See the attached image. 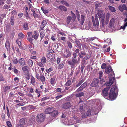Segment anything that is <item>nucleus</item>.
Wrapping results in <instances>:
<instances>
[{"label": "nucleus", "mask_w": 127, "mask_h": 127, "mask_svg": "<svg viewBox=\"0 0 127 127\" xmlns=\"http://www.w3.org/2000/svg\"><path fill=\"white\" fill-rule=\"evenodd\" d=\"M77 60V59H75L74 58H72V61H73V63L75 65L76 64H78L79 63V60H80V58H78Z\"/></svg>", "instance_id": "b1692460"}, {"label": "nucleus", "mask_w": 127, "mask_h": 127, "mask_svg": "<svg viewBox=\"0 0 127 127\" xmlns=\"http://www.w3.org/2000/svg\"><path fill=\"white\" fill-rule=\"evenodd\" d=\"M4 80V79L3 78L2 75L0 74V81H2Z\"/></svg>", "instance_id": "69168bd1"}, {"label": "nucleus", "mask_w": 127, "mask_h": 127, "mask_svg": "<svg viewBox=\"0 0 127 127\" xmlns=\"http://www.w3.org/2000/svg\"><path fill=\"white\" fill-rule=\"evenodd\" d=\"M14 81L15 82H16L18 83L19 82V79L17 77H16L14 79Z\"/></svg>", "instance_id": "e2e57ef3"}, {"label": "nucleus", "mask_w": 127, "mask_h": 127, "mask_svg": "<svg viewBox=\"0 0 127 127\" xmlns=\"http://www.w3.org/2000/svg\"><path fill=\"white\" fill-rule=\"evenodd\" d=\"M101 19L100 20V26H102L103 27L104 25V18L105 17L101 18Z\"/></svg>", "instance_id": "bb28decb"}, {"label": "nucleus", "mask_w": 127, "mask_h": 127, "mask_svg": "<svg viewBox=\"0 0 127 127\" xmlns=\"http://www.w3.org/2000/svg\"><path fill=\"white\" fill-rule=\"evenodd\" d=\"M39 32L40 36L41 38V40L45 35V32L44 30H40Z\"/></svg>", "instance_id": "2eb2a0df"}, {"label": "nucleus", "mask_w": 127, "mask_h": 127, "mask_svg": "<svg viewBox=\"0 0 127 127\" xmlns=\"http://www.w3.org/2000/svg\"><path fill=\"white\" fill-rule=\"evenodd\" d=\"M10 87L9 86H7L5 87V92H6L7 91H8L10 89Z\"/></svg>", "instance_id": "338daca9"}, {"label": "nucleus", "mask_w": 127, "mask_h": 127, "mask_svg": "<svg viewBox=\"0 0 127 127\" xmlns=\"http://www.w3.org/2000/svg\"><path fill=\"white\" fill-rule=\"evenodd\" d=\"M54 108L52 107H49L46 108L45 111V114H50L52 113L54 111Z\"/></svg>", "instance_id": "6e6552de"}, {"label": "nucleus", "mask_w": 127, "mask_h": 127, "mask_svg": "<svg viewBox=\"0 0 127 127\" xmlns=\"http://www.w3.org/2000/svg\"><path fill=\"white\" fill-rule=\"evenodd\" d=\"M47 24V22L45 20H43L41 24L40 30H44L43 29Z\"/></svg>", "instance_id": "f3484780"}, {"label": "nucleus", "mask_w": 127, "mask_h": 127, "mask_svg": "<svg viewBox=\"0 0 127 127\" xmlns=\"http://www.w3.org/2000/svg\"><path fill=\"white\" fill-rule=\"evenodd\" d=\"M97 14L99 19L105 17V14L103 10H98L97 11Z\"/></svg>", "instance_id": "423d86ee"}, {"label": "nucleus", "mask_w": 127, "mask_h": 127, "mask_svg": "<svg viewBox=\"0 0 127 127\" xmlns=\"http://www.w3.org/2000/svg\"><path fill=\"white\" fill-rule=\"evenodd\" d=\"M84 94L83 92H81L76 94V96L77 97H80L84 96Z\"/></svg>", "instance_id": "49530a36"}, {"label": "nucleus", "mask_w": 127, "mask_h": 127, "mask_svg": "<svg viewBox=\"0 0 127 127\" xmlns=\"http://www.w3.org/2000/svg\"><path fill=\"white\" fill-rule=\"evenodd\" d=\"M71 84V81L70 80H69L67 81L65 84V85L66 86H70Z\"/></svg>", "instance_id": "a18cd8bd"}, {"label": "nucleus", "mask_w": 127, "mask_h": 127, "mask_svg": "<svg viewBox=\"0 0 127 127\" xmlns=\"http://www.w3.org/2000/svg\"><path fill=\"white\" fill-rule=\"evenodd\" d=\"M41 8L42 11L45 14L48 13V10L45 9L43 7H42Z\"/></svg>", "instance_id": "79ce46f5"}, {"label": "nucleus", "mask_w": 127, "mask_h": 127, "mask_svg": "<svg viewBox=\"0 0 127 127\" xmlns=\"http://www.w3.org/2000/svg\"><path fill=\"white\" fill-rule=\"evenodd\" d=\"M68 64L71 66L72 68H73L75 66V64L73 63V61H67Z\"/></svg>", "instance_id": "a878e982"}, {"label": "nucleus", "mask_w": 127, "mask_h": 127, "mask_svg": "<svg viewBox=\"0 0 127 127\" xmlns=\"http://www.w3.org/2000/svg\"><path fill=\"white\" fill-rule=\"evenodd\" d=\"M71 106V104L70 102H67L64 104H63L62 106L63 108L66 109L69 108Z\"/></svg>", "instance_id": "1a4fd4ad"}, {"label": "nucleus", "mask_w": 127, "mask_h": 127, "mask_svg": "<svg viewBox=\"0 0 127 127\" xmlns=\"http://www.w3.org/2000/svg\"><path fill=\"white\" fill-rule=\"evenodd\" d=\"M99 82V81L98 79L94 78L90 86L92 87H96L98 85Z\"/></svg>", "instance_id": "20e7f679"}, {"label": "nucleus", "mask_w": 127, "mask_h": 127, "mask_svg": "<svg viewBox=\"0 0 127 127\" xmlns=\"http://www.w3.org/2000/svg\"><path fill=\"white\" fill-rule=\"evenodd\" d=\"M35 72V77L37 79H38L40 76V74H39V73H38L36 71Z\"/></svg>", "instance_id": "864d4df0"}, {"label": "nucleus", "mask_w": 127, "mask_h": 127, "mask_svg": "<svg viewBox=\"0 0 127 127\" xmlns=\"http://www.w3.org/2000/svg\"><path fill=\"white\" fill-rule=\"evenodd\" d=\"M39 35V34L38 32L36 31H34L33 32V34L32 35V38L36 40L38 37Z\"/></svg>", "instance_id": "f8f14e48"}, {"label": "nucleus", "mask_w": 127, "mask_h": 127, "mask_svg": "<svg viewBox=\"0 0 127 127\" xmlns=\"http://www.w3.org/2000/svg\"><path fill=\"white\" fill-rule=\"evenodd\" d=\"M115 80V78L114 77H112L109 79V82L108 83H106L105 84L107 86H110L112 84L113 82Z\"/></svg>", "instance_id": "ddd939ff"}, {"label": "nucleus", "mask_w": 127, "mask_h": 127, "mask_svg": "<svg viewBox=\"0 0 127 127\" xmlns=\"http://www.w3.org/2000/svg\"><path fill=\"white\" fill-rule=\"evenodd\" d=\"M25 77L28 80H29L30 79V75L29 73H27L25 75Z\"/></svg>", "instance_id": "6e6d98bb"}, {"label": "nucleus", "mask_w": 127, "mask_h": 127, "mask_svg": "<svg viewBox=\"0 0 127 127\" xmlns=\"http://www.w3.org/2000/svg\"><path fill=\"white\" fill-rule=\"evenodd\" d=\"M85 15L82 14L81 15V20L80 21V23L82 25L84 23L85 20Z\"/></svg>", "instance_id": "6ab92c4d"}, {"label": "nucleus", "mask_w": 127, "mask_h": 127, "mask_svg": "<svg viewBox=\"0 0 127 127\" xmlns=\"http://www.w3.org/2000/svg\"><path fill=\"white\" fill-rule=\"evenodd\" d=\"M18 63L22 65H24L26 64V62L23 58H22L19 60Z\"/></svg>", "instance_id": "dca6fc26"}, {"label": "nucleus", "mask_w": 127, "mask_h": 127, "mask_svg": "<svg viewBox=\"0 0 127 127\" xmlns=\"http://www.w3.org/2000/svg\"><path fill=\"white\" fill-rule=\"evenodd\" d=\"M87 82H85L80 86V88H81L83 89L87 86Z\"/></svg>", "instance_id": "ea45409f"}, {"label": "nucleus", "mask_w": 127, "mask_h": 127, "mask_svg": "<svg viewBox=\"0 0 127 127\" xmlns=\"http://www.w3.org/2000/svg\"><path fill=\"white\" fill-rule=\"evenodd\" d=\"M13 71L15 74H17L18 73V69H17L15 67L14 68H13Z\"/></svg>", "instance_id": "680f3d73"}, {"label": "nucleus", "mask_w": 127, "mask_h": 127, "mask_svg": "<svg viewBox=\"0 0 127 127\" xmlns=\"http://www.w3.org/2000/svg\"><path fill=\"white\" fill-rule=\"evenodd\" d=\"M84 57L83 58V59L85 60H87L90 58L91 57V54H88L85 55Z\"/></svg>", "instance_id": "c85d7f7f"}, {"label": "nucleus", "mask_w": 127, "mask_h": 127, "mask_svg": "<svg viewBox=\"0 0 127 127\" xmlns=\"http://www.w3.org/2000/svg\"><path fill=\"white\" fill-rule=\"evenodd\" d=\"M36 120L37 122H43L44 121L45 117L42 113L38 114L36 117Z\"/></svg>", "instance_id": "f03ea898"}, {"label": "nucleus", "mask_w": 127, "mask_h": 127, "mask_svg": "<svg viewBox=\"0 0 127 127\" xmlns=\"http://www.w3.org/2000/svg\"><path fill=\"white\" fill-rule=\"evenodd\" d=\"M10 23L12 26H13L14 24V16H12L10 17Z\"/></svg>", "instance_id": "c756f323"}, {"label": "nucleus", "mask_w": 127, "mask_h": 127, "mask_svg": "<svg viewBox=\"0 0 127 127\" xmlns=\"http://www.w3.org/2000/svg\"><path fill=\"white\" fill-rule=\"evenodd\" d=\"M96 38V37H89L87 39L86 41L87 42H90V41H93Z\"/></svg>", "instance_id": "37998d69"}, {"label": "nucleus", "mask_w": 127, "mask_h": 127, "mask_svg": "<svg viewBox=\"0 0 127 127\" xmlns=\"http://www.w3.org/2000/svg\"><path fill=\"white\" fill-rule=\"evenodd\" d=\"M108 7L109 10L111 12H114L116 11L115 8L113 6H108Z\"/></svg>", "instance_id": "393cba45"}, {"label": "nucleus", "mask_w": 127, "mask_h": 127, "mask_svg": "<svg viewBox=\"0 0 127 127\" xmlns=\"http://www.w3.org/2000/svg\"><path fill=\"white\" fill-rule=\"evenodd\" d=\"M105 72L107 74H109V73L111 72V74H110L111 76L113 75L114 74L113 71L111 66L110 65L107 66V67L105 70Z\"/></svg>", "instance_id": "39448f33"}, {"label": "nucleus", "mask_w": 127, "mask_h": 127, "mask_svg": "<svg viewBox=\"0 0 127 127\" xmlns=\"http://www.w3.org/2000/svg\"><path fill=\"white\" fill-rule=\"evenodd\" d=\"M18 35L19 37L21 38H23L25 36V35L22 32L19 33Z\"/></svg>", "instance_id": "603ef678"}, {"label": "nucleus", "mask_w": 127, "mask_h": 127, "mask_svg": "<svg viewBox=\"0 0 127 127\" xmlns=\"http://www.w3.org/2000/svg\"><path fill=\"white\" fill-rule=\"evenodd\" d=\"M52 113V116L53 117H56L58 116V112L57 110H55L54 109Z\"/></svg>", "instance_id": "aec40b11"}, {"label": "nucleus", "mask_w": 127, "mask_h": 127, "mask_svg": "<svg viewBox=\"0 0 127 127\" xmlns=\"http://www.w3.org/2000/svg\"><path fill=\"white\" fill-rule=\"evenodd\" d=\"M16 127H24V126L23 124L20 123L17 124Z\"/></svg>", "instance_id": "0e129e2a"}, {"label": "nucleus", "mask_w": 127, "mask_h": 127, "mask_svg": "<svg viewBox=\"0 0 127 127\" xmlns=\"http://www.w3.org/2000/svg\"><path fill=\"white\" fill-rule=\"evenodd\" d=\"M75 43L76 44L78 47L80 49H81V46L80 43L78 40L76 41H75Z\"/></svg>", "instance_id": "473e14b6"}, {"label": "nucleus", "mask_w": 127, "mask_h": 127, "mask_svg": "<svg viewBox=\"0 0 127 127\" xmlns=\"http://www.w3.org/2000/svg\"><path fill=\"white\" fill-rule=\"evenodd\" d=\"M83 82V80H82L80 82L78 83L76 85V87H78Z\"/></svg>", "instance_id": "052dcab7"}, {"label": "nucleus", "mask_w": 127, "mask_h": 127, "mask_svg": "<svg viewBox=\"0 0 127 127\" xmlns=\"http://www.w3.org/2000/svg\"><path fill=\"white\" fill-rule=\"evenodd\" d=\"M41 62L43 64H44L46 62L47 60L46 58L44 57H43L41 59Z\"/></svg>", "instance_id": "c03bdc74"}, {"label": "nucleus", "mask_w": 127, "mask_h": 127, "mask_svg": "<svg viewBox=\"0 0 127 127\" xmlns=\"http://www.w3.org/2000/svg\"><path fill=\"white\" fill-rule=\"evenodd\" d=\"M25 104L24 102H22V103H19L17 104V106H22L23 105H24Z\"/></svg>", "instance_id": "774afa93"}, {"label": "nucleus", "mask_w": 127, "mask_h": 127, "mask_svg": "<svg viewBox=\"0 0 127 127\" xmlns=\"http://www.w3.org/2000/svg\"><path fill=\"white\" fill-rule=\"evenodd\" d=\"M115 88H112L110 90L109 94V98L111 100L115 99L117 96L118 92L116 93L115 92Z\"/></svg>", "instance_id": "f257e3e1"}, {"label": "nucleus", "mask_w": 127, "mask_h": 127, "mask_svg": "<svg viewBox=\"0 0 127 127\" xmlns=\"http://www.w3.org/2000/svg\"><path fill=\"white\" fill-rule=\"evenodd\" d=\"M60 2L62 4H64L67 6H69V4L67 1L64 0L61 1Z\"/></svg>", "instance_id": "72a5a7b5"}, {"label": "nucleus", "mask_w": 127, "mask_h": 127, "mask_svg": "<svg viewBox=\"0 0 127 127\" xmlns=\"http://www.w3.org/2000/svg\"><path fill=\"white\" fill-rule=\"evenodd\" d=\"M6 123L8 127H12V125L10 121H7Z\"/></svg>", "instance_id": "4d7b16f0"}, {"label": "nucleus", "mask_w": 127, "mask_h": 127, "mask_svg": "<svg viewBox=\"0 0 127 127\" xmlns=\"http://www.w3.org/2000/svg\"><path fill=\"white\" fill-rule=\"evenodd\" d=\"M99 74V78L101 79L102 76L103 75V72L102 71H99L98 73Z\"/></svg>", "instance_id": "a19ab883"}, {"label": "nucleus", "mask_w": 127, "mask_h": 127, "mask_svg": "<svg viewBox=\"0 0 127 127\" xmlns=\"http://www.w3.org/2000/svg\"><path fill=\"white\" fill-rule=\"evenodd\" d=\"M5 46L7 51H9L10 48V44L8 40L6 39L5 44Z\"/></svg>", "instance_id": "4468645a"}, {"label": "nucleus", "mask_w": 127, "mask_h": 127, "mask_svg": "<svg viewBox=\"0 0 127 127\" xmlns=\"http://www.w3.org/2000/svg\"><path fill=\"white\" fill-rule=\"evenodd\" d=\"M53 70V69L52 68L50 67L48 69H46V71L48 73H49Z\"/></svg>", "instance_id": "5fc2aeb1"}, {"label": "nucleus", "mask_w": 127, "mask_h": 127, "mask_svg": "<svg viewBox=\"0 0 127 127\" xmlns=\"http://www.w3.org/2000/svg\"><path fill=\"white\" fill-rule=\"evenodd\" d=\"M108 88H106L103 89L102 95L104 97H105L108 95Z\"/></svg>", "instance_id": "9d476101"}, {"label": "nucleus", "mask_w": 127, "mask_h": 127, "mask_svg": "<svg viewBox=\"0 0 127 127\" xmlns=\"http://www.w3.org/2000/svg\"><path fill=\"white\" fill-rule=\"evenodd\" d=\"M12 60L14 64H17L18 63L19 60H18L15 57L12 59Z\"/></svg>", "instance_id": "2f4dec72"}, {"label": "nucleus", "mask_w": 127, "mask_h": 127, "mask_svg": "<svg viewBox=\"0 0 127 127\" xmlns=\"http://www.w3.org/2000/svg\"><path fill=\"white\" fill-rule=\"evenodd\" d=\"M40 76L38 79L39 81H41L42 83H44L46 79L45 77L42 74L41 72L39 70Z\"/></svg>", "instance_id": "9b49d317"}, {"label": "nucleus", "mask_w": 127, "mask_h": 127, "mask_svg": "<svg viewBox=\"0 0 127 127\" xmlns=\"http://www.w3.org/2000/svg\"><path fill=\"white\" fill-rule=\"evenodd\" d=\"M27 119L25 118H22L19 120V122L20 123L23 124L24 125L25 124V122L27 121Z\"/></svg>", "instance_id": "4be33fe9"}, {"label": "nucleus", "mask_w": 127, "mask_h": 127, "mask_svg": "<svg viewBox=\"0 0 127 127\" xmlns=\"http://www.w3.org/2000/svg\"><path fill=\"white\" fill-rule=\"evenodd\" d=\"M86 55V53L85 52H83L82 51L78 54V55L79 56V58L83 59V56Z\"/></svg>", "instance_id": "412c9836"}, {"label": "nucleus", "mask_w": 127, "mask_h": 127, "mask_svg": "<svg viewBox=\"0 0 127 127\" xmlns=\"http://www.w3.org/2000/svg\"><path fill=\"white\" fill-rule=\"evenodd\" d=\"M91 110H89L87 111V113H86V115H87V116H88L91 115Z\"/></svg>", "instance_id": "13d9d810"}, {"label": "nucleus", "mask_w": 127, "mask_h": 127, "mask_svg": "<svg viewBox=\"0 0 127 127\" xmlns=\"http://www.w3.org/2000/svg\"><path fill=\"white\" fill-rule=\"evenodd\" d=\"M106 67V65L105 63H103L102 64L101 66V68L102 69H104Z\"/></svg>", "instance_id": "bf43d9fd"}, {"label": "nucleus", "mask_w": 127, "mask_h": 127, "mask_svg": "<svg viewBox=\"0 0 127 127\" xmlns=\"http://www.w3.org/2000/svg\"><path fill=\"white\" fill-rule=\"evenodd\" d=\"M64 64L63 63H61L58 66V68L59 69H62L63 67Z\"/></svg>", "instance_id": "3c124183"}, {"label": "nucleus", "mask_w": 127, "mask_h": 127, "mask_svg": "<svg viewBox=\"0 0 127 127\" xmlns=\"http://www.w3.org/2000/svg\"><path fill=\"white\" fill-rule=\"evenodd\" d=\"M23 27L25 30H26L29 29L28 27V24L27 23H25L23 25Z\"/></svg>", "instance_id": "cd10ccee"}, {"label": "nucleus", "mask_w": 127, "mask_h": 127, "mask_svg": "<svg viewBox=\"0 0 127 127\" xmlns=\"http://www.w3.org/2000/svg\"><path fill=\"white\" fill-rule=\"evenodd\" d=\"M72 17L70 16H68L67 17L66 22L67 24H68L70 23L72 19Z\"/></svg>", "instance_id": "7c9ffc66"}, {"label": "nucleus", "mask_w": 127, "mask_h": 127, "mask_svg": "<svg viewBox=\"0 0 127 127\" xmlns=\"http://www.w3.org/2000/svg\"><path fill=\"white\" fill-rule=\"evenodd\" d=\"M50 82L51 84L53 85L55 83V79L54 78H51Z\"/></svg>", "instance_id": "8fccbe9b"}, {"label": "nucleus", "mask_w": 127, "mask_h": 127, "mask_svg": "<svg viewBox=\"0 0 127 127\" xmlns=\"http://www.w3.org/2000/svg\"><path fill=\"white\" fill-rule=\"evenodd\" d=\"M28 64L29 65L30 67H32L33 64V63L32 61L30 59H29L28 60Z\"/></svg>", "instance_id": "c9c22d12"}, {"label": "nucleus", "mask_w": 127, "mask_h": 127, "mask_svg": "<svg viewBox=\"0 0 127 127\" xmlns=\"http://www.w3.org/2000/svg\"><path fill=\"white\" fill-rule=\"evenodd\" d=\"M22 40L20 38L18 39L16 41L17 43L18 44V46L20 47L21 46L22 44L21 43V41Z\"/></svg>", "instance_id": "f704fd0d"}, {"label": "nucleus", "mask_w": 127, "mask_h": 127, "mask_svg": "<svg viewBox=\"0 0 127 127\" xmlns=\"http://www.w3.org/2000/svg\"><path fill=\"white\" fill-rule=\"evenodd\" d=\"M67 44L69 48L71 49L72 47V43L69 41L67 42Z\"/></svg>", "instance_id": "09e8293b"}, {"label": "nucleus", "mask_w": 127, "mask_h": 127, "mask_svg": "<svg viewBox=\"0 0 127 127\" xmlns=\"http://www.w3.org/2000/svg\"><path fill=\"white\" fill-rule=\"evenodd\" d=\"M76 14L77 16V18L78 19V21H80V14L79 12L77 10H76Z\"/></svg>", "instance_id": "4c0bfd02"}, {"label": "nucleus", "mask_w": 127, "mask_h": 127, "mask_svg": "<svg viewBox=\"0 0 127 127\" xmlns=\"http://www.w3.org/2000/svg\"><path fill=\"white\" fill-rule=\"evenodd\" d=\"M95 20L93 16L92 17V22L93 26L94 27H97L99 25L97 15L95 17Z\"/></svg>", "instance_id": "7ed1b4c3"}, {"label": "nucleus", "mask_w": 127, "mask_h": 127, "mask_svg": "<svg viewBox=\"0 0 127 127\" xmlns=\"http://www.w3.org/2000/svg\"><path fill=\"white\" fill-rule=\"evenodd\" d=\"M57 8L60 9L62 11H66L67 10V8L64 6H59L57 7Z\"/></svg>", "instance_id": "a211bd4d"}, {"label": "nucleus", "mask_w": 127, "mask_h": 127, "mask_svg": "<svg viewBox=\"0 0 127 127\" xmlns=\"http://www.w3.org/2000/svg\"><path fill=\"white\" fill-rule=\"evenodd\" d=\"M71 56V52L69 51L68 48L65 49V52L64 55V57L66 58H68L70 57Z\"/></svg>", "instance_id": "0eeeda50"}, {"label": "nucleus", "mask_w": 127, "mask_h": 127, "mask_svg": "<svg viewBox=\"0 0 127 127\" xmlns=\"http://www.w3.org/2000/svg\"><path fill=\"white\" fill-rule=\"evenodd\" d=\"M35 121L34 117H31L30 119V122L31 123H33Z\"/></svg>", "instance_id": "de8ad7c7"}, {"label": "nucleus", "mask_w": 127, "mask_h": 127, "mask_svg": "<svg viewBox=\"0 0 127 127\" xmlns=\"http://www.w3.org/2000/svg\"><path fill=\"white\" fill-rule=\"evenodd\" d=\"M53 49L55 50L58 47V45L57 43H54L52 45Z\"/></svg>", "instance_id": "58836bf2"}, {"label": "nucleus", "mask_w": 127, "mask_h": 127, "mask_svg": "<svg viewBox=\"0 0 127 127\" xmlns=\"http://www.w3.org/2000/svg\"><path fill=\"white\" fill-rule=\"evenodd\" d=\"M29 67L27 66H24L22 67V70L24 72L29 71Z\"/></svg>", "instance_id": "5701e85b"}, {"label": "nucleus", "mask_w": 127, "mask_h": 127, "mask_svg": "<svg viewBox=\"0 0 127 127\" xmlns=\"http://www.w3.org/2000/svg\"><path fill=\"white\" fill-rule=\"evenodd\" d=\"M31 84L33 85L35 83V78L32 76H31Z\"/></svg>", "instance_id": "e433bc0d"}]
</instances>
